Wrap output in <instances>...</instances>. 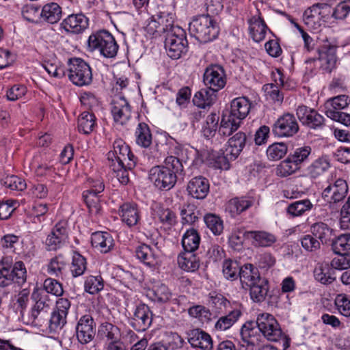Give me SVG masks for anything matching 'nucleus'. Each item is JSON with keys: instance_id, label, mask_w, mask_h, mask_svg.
<instances>
[{"instance_id": "56", "label": "nucleus", "mask_w": 350, "mask_h": 350, "mask_svg": "<svg viewBox=\"0 0 350 350\" xmlns=\"http://www.w3.org/2000/svg\"><path fill=\"white\" fill-rule=\"evenodd\" d=\"M42 67L51 76L62 78L65 76V68L62 66L59 60L53 59L51 60H44L42 63Z\"/></svg>"}, {"instance_id": "27", "label": "nucleus", "mask_w": 350, "mask_h": 350, "mask_svg": "<svg viewBox=\"0 0 350 350\" xmlns=\"http://www.w3.org/2000/svg\"><path fill=\"white\" fill-rule=\"evenodd\" d=\"M135 256L142 262L150 268L159 263V255L150 245L141 243L135 247Z\"/></svg>"}, {"instance_id": "48", "label": "nucleus", "mask_w": 350, "mask_h": 350, "mask_svg": "<svg viewBox=\"0 0 350 350\" xmlns=\"http://www.w3.org/2000/svg\"><path fill=\"white\" fill-rule=\"evenodd\" d=\"M219 116L215 113H211L206 119L202 128V133L206 139H211L215 136L218 128Z\"/></svg>"}, {"instance_id": "49", "label": "nucleus", "mask_w": 350, "mask_h": 350, "mask_svg": "<svg viewBox=\"0 0 350 350\" xmlns=\"http://www.w3.org/2000/svg\"><path fill=\"white\" fill-rule=\"evenodd\" d=\"M98 334L102 338H106L109 342H113L120 339L119 328L108 322L103 323L100 325Z\"/></svg>"}, {"instance_id": "61", "label": "nucleus", "mask_w": 350, "mask_h": 350, "mask_svg": "<svg viewBox=\"0 0 350 350\" xmlns=\"http://www.w3.org/2000/svg\"><path fill=\"white\" fill-rule=\"evenodd\" d=\"M100 193H94L90 191H84L83 198L84 201L92 213L98 214L100 210Z\"/></svg>"}, {"instance_id": "64", "label": "nucleus", "mask_w": 350, "mask_h": 350, "mask_svg": "<svg viewBox=\"0 0 350 350\" xmlns=\"http://www.w3.org/2000/svg\"><path fill=\"white\" fill-rule=\"evenodd\" d=\"M334 303L340 314L346 317H350V295L338 294L336 297Z\"/></svg>"}, {"instance_id": "37", "label": "nucleus", "mask_w": 350, "mask_h": 350, "mask_svg": "<svg viewBox=\"0 0 350 350\" xmlns=\"http://www.w3.org/2000/svg\"><path fill=\"white\" fill-rule=\"evenodd\" d=\"M241 314V311L238 308L228 312L218 319L215 324V329L220 332L230 329L239 320Z\"/></svg>"}, {"instance_id": "17", "label": "nucleus", "mask_w": 350, "mask_h": 350, "mask_svg": "<svg viewBox=\"0 0 350 350\" xmlns=\"http://www.w3.org/2000/svg\"><path fill=\"white\" fill-rule=\"evenodd\" d=\"M111 113L116 122L126 124L131 116V109L123 96H115L111 102Z\"/></svg>"}, {"instance_id": "20", "label": "nucleus", "mask_w": 350, "mask_h": 350, "mask_svg": "<svg viewBox=\"0 0 350 350\" xmlns=\"http://www.w3.org/2000/svg\"><path fill=\"white\" fill-rule=\"evenodd\" d=\"M209 188L208 180L202 176H197L188 182L187 191L193 198L203 200L207 196Z\"/></svg>"}, {"instance_id": "44", "label": "nucleus", "mask_w": 350, "mask_h": 350, "mask_svg": "<svg viewBox=\"0 0 350 350\" xmlns=\"http://www.w3.org/2000/svg\"><path fill=\"white\" fill-rule=\"evenodd\" d=\"M251 299L255 302H261L265 300L268 292L267 281L262 278L255 284L248 286Z\"/></svg>"}, {"instance_id": "22", "label": "nucleus", "mask_w": 350, "mask_h": 350, "mask_svg": "<svg viewBox=\"0 0 350 350\" xmlns=\"http://www.w3.org/2000/svg\"><path fill=\"white\" fill-rule=\"evenodd\" d=\"M119 215L122 222L129 227L138 224L141 219V212L139 206L134 202L123 203L119 208Z\"/></svg>"}, {"instance_id": "32", "label": "nucleus", "mask_w": 350, "mask_h": 350, "mask_svg": "<svg viewBox=\"0 0 350 350\" xmlns=\"http://www.w3.org/2000/svg\"><path fill=\"white\" fill-rule=\"evenodd\" d=\"M179 267L188 272H194L200 267L199 258L193 252L184 251L177 258Z\"/></svg>"}, {"instance_id": "50", "label": "nucleus", "mask_w": 350, "mask_h": 350, "mask_svg": "<svg viewBox=\"0 0 350 350\" xmlns=\"http://www.w3.org/2000/svg\"><path fill=\"white\" fill-rule=\"evenodd\" d=\"M332 249L336 254L350 255V233L342 234L332 241Z\"/></svg>"}, {"instance_id": "25", "label": "nucleus", "mask_w": 350, "mask_h": 350, "mask_svg": "<svg viewBox=\"0 0 350 350\" xmlns=\"http://www.w3.org/2000/svg\"><path fill=\"white\" fill-rule=\"evenodd\" d=\"M318 51V59L321 62L323 69L327 72H331L335 68L337 61L336 47L330 44H325Z\"/></svg>"}, {"instance_id": "63", "label": "nucleus", "mask_w": 350, "mask_h": 350, "mask_svg": "<svg viewBox=\"0 0 350 350\" xmlns=\"http://www.w3.org/2000/svg\"><path fill=\"white\" fill-rule=\"evenodd\" d=\"M350 103V98L347 95H339L327 100L325 108L333 109L336 111H341L347 107Z\"/></svg>"}, {"instance_id": "1", "label": "nucleus", "mask_w": 350, "mask_h": 350, "mask_svg": "<svg viewBox=\"0 0 350 350\" xmlns=\"http://www.w3.org/2000/svg\"><path fill=\"white\" fill-rule=\"evenodd\" d=\"M184 174L182 161L174 156L165 158L163 164L152 167L149 171V179L161 191L172 189L177 179Z\"/></svg>"}, {"instance_id": "29", "label": "nucleus", "mask_w": 350, "mask_h": 350, "mask_svg": "<svg viewBox=\"0 0 350 350\" xmlns=\"http://www.w3.org/2000/svg\"><path fill=\"white\" fill-rule=\"evenodd\" d=\"M152 299L159 304L172 303L178 304L176 295L173 294L170 288L164 284L158 283L152 288Z\"/></svg>"}, {"instance_id": "53", "label": "nucleus", "mask_w": 350, "mask_h": 350, "mask_svg": "<svg viewBox=\"0 0 350 350\" xmlns=\"http://www.w3.org/2000/svg\"><path fill=\"white\" fill-rule=\"evenodd\" d=\"M241 268L238 261L226 259L223 262V274L227 280L234 281L239 278Z\"/></svg>"}, {"instance_id": "46", "label": "nucleus", "mask_w": 350, "mask_h": 350, "mask_svg": "<svg viewBox=\"0 0 350 350\" xmlns=\"http://www.w3.org/2000/svg\"><path fill=\"white\" fill-rule=\"evenodd\" d=\"M200 215V210L193 204L184 205L180 211V216L183 224H193L198 220Z\"/></svg>"}, {"instance_id": "8", "label": "nucleus", "mask_w": 350, "mask_h": 350, "mask_svg": "<svg viewBox=\"0 0 350 350\" xmlns=\"http://www.w3.org/2000/svg\"><path fill=\"white\" fill-rule=\"evenodd\" d=\"M107 159L109 163L115 162L124 164L126 162V166L129 169H133L137 162V158L129 146L120 138L113 142V150L107 153Z\"/></svg>"}, {"instance_id": "18", "label": "nucleus", "mask_w": 350, "mask_h": 350, "mask_svg": "<svg viewBox=\"0 0 350 350\" xmlns=\"http://www.w3.org/2000/svg\"><path fill=\"white\" fill-rule=\"evenodd\" d=\"M31 299L35 302L31 311V316L33 320L38 318L41 312H47L53 304L51 295L40 288L33 290Z\"/></svg>"}, {"instance_id": "35", "label": "nucleus", "mask_w": 350, "mask_h": 350, "mask_svg": "<svg viewBox=\"0 0 350 350\" xmlns=\"http://www.w3.org/2000/svg\"><path fill=\"white\" fill-rule=\"evenodd\" d=\"M239 278L241 284L247 287L262 279L258 269L252 264H245L241 267Z\"/></svg>"}, {"instance_id": "40", "label": "nucleus", "mask_w": 350, "mask_h": 350, "mask_svg": "<svg viewBox=\"0 0 350 350\" xmlns=\"http://www.w3.org/2000/svg\"><path fill=\"white\" fill-rule=\"evenodd\" d=\"M135 136L136 144L141 147L147 148L152 144V137L150 127L144 122L138 124L135 132Z\"/></svg>"}, {"instance_id": "62", "label": "nucleus", "mask_w": 350, "mask_h": 350, "mask_svg": "<svg viewBox=\"0 0 350 350\" xmlns=\"http://www.w3.org/2000/svg\"><path fill=\"white\" fill-rule=\"evenodd\" d=\"M287 146L283 142L274 143L267 150V155L270 160L278 161L282 159L287 152Z\"/></svg>"}, {"instance_id": "42", "label": "nucleus", "mask_w": 350, "mask_h": 350, "mask_svg": "<svg viewBox=\"0 0 350 350\" xmlns=\"http://www.w3.org/2000/svg\"><path fill=\"white\" fill-rule=\"evenodd\" d=\"M78 130L80 133L88 135L96 126V118L94 113L83 111L78 118Z\"/></svg>"}, {"instance_id": "59", "label": "nucleus", "mask_w": 350, "mask_h": 350, "mask_svg": "<svg viewBox=\"0 0 350 350\" xmlns=\"http://www.w3.org/2000/svg\"><path fill=\"white\" fill-rule=\"evenodd\" d=\"M312 148L309 146H304L295 148L288 154V157L295 163L299 167L304 162L308 160L309 156L311 154Z\"/></svg>"}, {"instance_id": "31", "label": "nucleus", "mask_w": 350, "mask_h": 350, "mask_svg": "<svg viewBox=\"0 0 350 350\" xmlns=\"http://www.w3.org/2000/svg\"><path fill=\"white\" fill-rule=\"evenodd\" d=\"M245 235L247 239H253V244L259 247H269L276 242V237L263 230L247 231Z\"/></svg>"}, {"instance_id": "15", "label": "nucleus", "mask_w": 350, "mask_h": 350, "mask_svg": "<svg viewBox=\"0 0 350 350\" xmlns=\"http://www.w3.org/2000/svg\"><path fill=\"white\" fill-rule=\"evenodd\" d=\"M349 191L347 182L338 178L333 183H330L322 193V197L328 203H337L346 197Z\"/></svg>"}, {"instance_id": "45", "label": "nucleus", "mask_w": 350, "mask_h": 350, "mask_svg": "<svg viewBox=\"0 0 350 350\" xmlns=\"http://www.w3.org/2000/svg\"><path fill=\"white\" fill-rule=\"evenodd\" d=\"M315 279L322 284H331L336 279L335 271L327 264L317 267L314 270Z\"/></svg>"}, {"instance_id": "14", "label": "nucleus", "mask_w": 350, "mask_h": 350, "mask_svg": "<svg viewBox=\"0 0 350 350\" xmlns=\"http://www.w3.org/2000/svg\"><path fill=\"white\" fill-rule=\"evenodd\" d=\"M152 312L144 304L136 306L133 316L130 321L131 326L137 332L147 330L152 324Z\"/></svg>"}, {"instance_id": "4", "label": "nucleus", "mask_w": 350, "mask_h": 350, "mask_svg": "<svg viewBox=\"0 0 350 350\" xmlns=\"http://www.w3.org/2000/svg\"><path fill=\"white\" fill-rule=\"evenodd\" d=\"M256 324L260 332L269 341L281 342L283 350L290 347L291 338L285 334L275 318L269 313L259 314L256 319Z\"/></svg>"}, {"instance_id": "5", "label": "nucleus", "mask_w": 350, "mask_h": 350, "mask_svg": "<svg viewBox=\"0 0 350 350\" xmlns=\"http://www.w3.org/2000/svg\"><path fill=\"white\" fill-rule=\"evenodd\" d=\"M27 280V270L23 261H16L13 265L8 258L0 261V286L7 287L14 283L23 285Z\"/></svg>"}, {"instance_id": "19", "label": "nucleus", "mask_w": 350, "mask_h": 350, "mask_svg": "<svg viewBox=\"0 0 350 350\" xmlns=\"http://www.w3.org/2000/svg\"><path fill=\"white\" fill-rule=\"evenodd\" d=\"M189 343L193 348L201 350H213V341L209 334L205 331L196 328L187 332Z\"/></svg>"}, {"instance_id": "21", "label": "nucleus", "mask_w": 350, "mask_h": 350, "mask_svg": "<svg viewBox=\"0 0 350 350\" xmlns=\"http://www.w3.org/2000/svg\"><path fill=\"white\" fill-rule=\"evenodd\" d=\"M251 103L246 97H238L233 99L230 104V109L225 113L239 123L248 115Z\"/></svg>"}, {"instance_id": "26", "label": "nucleus", "mask_w": 350, "mask_h": 350, "mask_svg": "<svg viewBox=\"0 0 350 350\" xmlns=\"http://www.w3.org/2000/svg\"><path fill=\"white\" fill-rule=\"evenodd\" d=\"M255 202L256 198L252 196L235 197L228 202L226 210L234 217L249 209Z\"/></svg>"}, {"instance_id": "34", "label": "nucleus", "mask_w": 350, "mask_h": 350, "mask_svg": "<svg viewBox=\"0 0 350 350\" xmlns=\"http://www.w3.org/2000/svg\"><path fill=\"white\" fill-rule=\"evenodd\" d=\"M217 93L208 88H202L196 92L193 98V103L201 109L211 106L215 101Z\"/></svg>"}, {"instance_id": "12", "label": "nucleus", "mask_w": 350, "mask_h": 350, "mask_svg": "<svg viewBox=\"0 0 350 350\" xmlns=\"http://www.w3.org/2000/svg\"><path fill=\"white\" fill-rule=\"evenodd\" d=\"M68 239V224L66 220L57 222L48 234L45 241L46 250L55 251L60 248Z\"/></svg>"}, {"instance_id": "38", "label": "nucleus", "mask_w": 350, "mask_h": 350, "mask_svg": "<svg viewBox=\"0 0 350 350\" xmlns=\"http://www.w3.org/2000/svg\"><path fill=\"white\" fill-rule=\"evenodd\" d=\"M62 15V8L54 2L46 3L41 10V17L51 24L57 23L61 19Z\"/></svg>"}, {"instance_id": "33", "label": "nucleus", "mask_w": 350, "mask_h": 350, "mask_svg": "<svg viewBox=\"0 0 350 350\" xmlns=\"http://www.w3.org/2000/svg\"><path fill=\"white\" fill-rule=\"evenodd\" d=\"M330 167L329 161L326 157H321L313 161L306 169V176L316 179L323 174Z\"/></svg>"}, {"instance_id": "11", "label": "nucleus", "mask_w": 350, "mask_h": 350, "mask_svg": "<svg viewBox=\"0 0 350 350\" xmlns=\"http://www.w3.org/2000/svg\"><path fill=\"white\" fill-rule=\"evenodd\" d=\"M204 85L217 93L223 89L227 82L224 68L218 64H212L208 66L203 75Z\"/></svg>"}, {"instance_id": "57", "label": "nucleus", "mask_w": 350, "mask_h": 350, "mask_svg": "<svg viewBox=\"0 0 350 350\" xmlns=\"http://www.w3.org/2000/svg\"><path fill=\"white\" fill-rule=\"evenodd\" d=\"M299 167L288 156L286 159L280 162L276 168V174L280 177H287L297 170Z\"/></svg>"}, {"instance_id": "43", "label": "nucleus", "mask_w": 350, "mask_h": 350, "mask_svg": "<svg viewBox=\"0 0 350 350\" xmlns=\"http://www.w3.org/2000/svg\"><path fill=\"white\" fill-rule=\"evenodd\" d=\"M312 206V204L308 199L297 200L288 205L286 213L290 217H299L310 211Z\"/></svg>"}, {"instance_id": "9", "label": "nucleus", "mask_w": 350, "mask_h": 350, "mask_svg": "<svg viewBox=\"0 0 350 350\" xmlns=\"http://www.w3.org/2000/svg\"><path fill=\"white\" fill-rule=\"evenodd\" d=\"M299 129L296 117L289 112L280 116L272 126V133L278 137H291L298 133Z\"/></svg>"}, {"instance_id": "13", "label": "nucleus", "mask_w": 350, "mask_h": 350, "mask_svg": "<svg viewBox=\"0 0 350 350\" xmlns=\"http://www.w3.org/2000/svg\"><path fill=\"white\" fill-rule=\"evenodd\" d=\"M174 24L173 17L168 14L153 16L146 21L145 30L151 36L166 34Z\"/></svg>"}, {"instance_id": "24", "label": "nucleus", "mask_w": 350, "mask_h": 350, "mask_svg": "<svg viewBox=\"0 0 350 350\" xmlns=\"http://www.w3.org/2000/svg\"><path fill=\"white\" fill-rule=\"evenodd\" d=\"M248 24L249 33L254 41L260 42L265 38L267 31L269 29L262 18L259 10H257L256 15L248 20Z\"/></svg>"}, {"instance_id": "58", "label": "nucleus", "mask_w": 350, "mask_h": 350, "mask_svg": "<svg viewBox=\"0 0 350 350\" xmlns=\"http://www.w3.org/2000/svg\"><path fill=\"white\" fill-rule=\"evenodd\" d=\"M104 288L103 280L100 275H89L84 283L85 292L94 295L102 291Z\"/></svg>"}, {"instance_id": "55", "label": "nucleus", "mask_w": 350, "mask_h": 350, "mask_svg": "<svg viewBox=\"0 0 350 350\" xmlns=\"http://www.w3.org/2000/svg\"><path fill=\"white\" fill-rule=\"evenodd\" d=\"M66 267V262L62 255L52 258L47 265V273L52 276L60 277Z\"/></svg>"}, {"instance_id": "39", "label": "nucleus", "mask_w": 350, "mask_h": 350, "mask_svg": "<svg viewBox=\"0 0 350 350\" xmlns=\"http://www.w3.org/2000/svg\"><path fill=\"white\" fill-rule=\"evenodd\" d=\"M312 235L322 244H326L332 240L333 230L324 222H317L310 227Z\"/></svg>"}, {"instance_id": "28", "label": "nucleus", "mask_w": 350, "mask_h": 350, "mask_svg": "<svg viewBox=\"0 0 350 350\" xmlns=\"http://www.w3.org/2000/svg\"><path fill=\"white\" fill-rule=\"evenodd\" d=\"M247 142L248 139L245 133H237L228 139L226 156L230 155V159L234 160L240 154Z\"/></svg>"}, {"instance_id": "10", "label": "nucleus", "mask_w": 350, "mask_h": 350, "mask_svg": "<svg viewBox=\"0 0 350 350\" xmlns=\"http://www.w3.org/2000/svg\"><path fill=\"white\" fill-rule=\"evenodd\" d=\"M96 324L90 314L82 315L75 326V336L78 342L86 345L92 342L96 335Z\"/></svg>"}, {"instance_id": "52", "label": "nucleus", "mask_w": 350, "mask_h": 350, "mask_svg": "<svg viewBox=\"0 0 350 350\" xmlns=\"http://www.w3.org/2000/svg\"><path fill=\"white\" fill-rule=\"evenodd\" d=\"M240 125V123L227 115L224 114L221 118L220 126L218 129V133L219 135L224 137L230 136L239 129Z\"/></svg>"}, {"instance_id": "23", "label": "nucleus", "mask_w": 350, "mask_h": 350, "mask_svg": "<svg viewBox=\"0 0 350 350\" xmlns=\"http://www.w3.org/2000/svg\"><path fill=\"white\" fill-rule=\"evenodd\" d=\"M88 18L83 14H70L61 23V27L72 33H79L88 27Z\"/></svg>"}, {"instance_id": "54", "label": "nucleus", "mask_w": 350, "mask_h": 350, "mask_svg": "<svg viewBox=\"0 0 350 350\" xmlns=\"http://www.w3.org/2000/svg\"><path fill=\"white\" fill-rule=\"evenodd\" d=\"M126 162L124 164L120 163H109V166L112 170L114 176L122 185H126L129 182V172L133 169H129L126 166Z\"/></svg>"}, {"instance_id": "47", "label": "nucleus", "mask_w": 350, "mask_h": 350, "mask_svg": "<svg viewBox=\"0 0 350 350\" xmlns=\"http://www.w3.org/2000/svg\"><path fill=\"white\" fill-rule=\"evenodd\" d=\"M87 269V261L85 257L77 252L73 253L70 267V273L74 278L82 275Z\"/></svg>"}, {"instance_id": "60", "label": "nucleus", "mask_w": 350, "mask_h": 350, "mask_svg": "<svg viewBox=\"0 0 350 350\" xmlns=\"http://www.w3.org/2000/svg\"><path fill=\"white\" fill-rule=\"evenodd\" d=\"M332 13V7L327 3H317L308 8L304 12L305 15L329 18Z\"/></svg>"}, {"instance_id": "36", "label": "nucleus", "mask_w": 350, "mask_h": 350, "mask_svg": "<svg viewBox=\"0 0 350 350\" xmlns=\"http://www.w3.org/2000/svg\"><path fill=\"white\" fill-rule=\"evenodd\" d=\"M258 332L256 321H247L242 325L240 334L245 342L255 345L260 337Z\"/></svg>"}, {"instance_id": "3", "label": "nucleus", "mask_w": 350, "mask_h": 350, "mask_svg": "<svg viewBox=\"0 0 350 350\" xmlns=\"http://www.w3.org/2000/svg\"><path fill=\"white\" fill-rule=\"evenodd\" d=\"M87 47L89 51L97 52L105 58H114L119 49L113 36L105 29L92 32L88 39Z\"/></svg>"}, {"instance_id": "6", "label": "nucleus", "mask_w": 350, "mask_h": 350, "mask_svg": "<svg viewBox=\"0 0 350 350\" xmlns=\"http://www.w3.org/2000/svg\"><path fill=\"white\" fill-rule=\"evenodd\" d=\"M165 48L167 55L173 59H178L185 55L188 51L185 31L173 24L165 35Z\"/></svg>"}, {"instance_id": "41", "label": "nucleus", "mask_w": 350, "mask_h": 350, "mask_svg": "<svg viewBox=\"0 0 350 350\" xmlns=\"http://www.w3.org/2000/svg\"><path fill=\"white\" fill-rule=\"evenodd\" d=\"M181 243L184 251L194 252L199 247L200 236L196 230L189 229L183 234Z\"/></svg>"}, {"instance_id": "16", "label": "nucleus", "mask_w": 350, "mask_h": 350, "mask_svg": "<svg viewBox=\"0 0 350 350\" xmlns=\"http://www.w3.org/2000/svg\"><path fill=\"white\" fill-rule=\"evenodd\" d=\"M296 114L300 122L310 129H317L322 128L324 125L323 116L307 106H299L296 110Z\"/></svg>"}, {"instance_id": "2", "label": "nucleus", "mask_w": 350, "mask_h": 350, "mask_svg": "<svg viewBox=\"0 0 350 350\" xmlns=\"http://www.w3.org/2000/svg\"><path fill=\"white\" fill-rule=\"evenodd\" d=\"M191 36L202 43L211 42L219 33V27L216 20L209 14L197 16L189 25Z\"/></svg>"}, {"instance_id": "7", "label": "nucleus", "mask_w": 350, "mask_h": 350, "mask_svg": "<svg viewBox=\"0 0 350 350\" xmlns=\"http://www.w3.org/2000/svg\"><path fill=\"white\" fill-rule=\"evenodd\" d=\"M68 78L77 86L90 85L92 81V72L89 64L81 58L68 59Z\"/></svg>"}, {"instance_id": "51", "label": "nucleus", "mask_w": 350, "mask_h": 350, "mask_svg": "<svg viewBox=\"0 0 350 350\" xmlns=\"http://www.w3.org/2000/svg\"><path fill=\"white\" fill-rule=\"evenodd\" d=\"M206 227L214 235H220L224 230V222L221 218L213 213H207L204 216Z\"/></svg>"}, {"instance_id": "30", "label": "nucleus", "mask_w": 350, "mask_h": 350, "mask_svg": "<svg viewBox=\"0 0 350 350\" xmlns=\"http://www.w3.org/2000/svg\"><path fill=\"white\" fill-rule=\"evenodd\" d=\"M92 245L102 253L109 252L114 243L111 235L107 232H96L91 237Z\"/></svg>"}]
</instances>
